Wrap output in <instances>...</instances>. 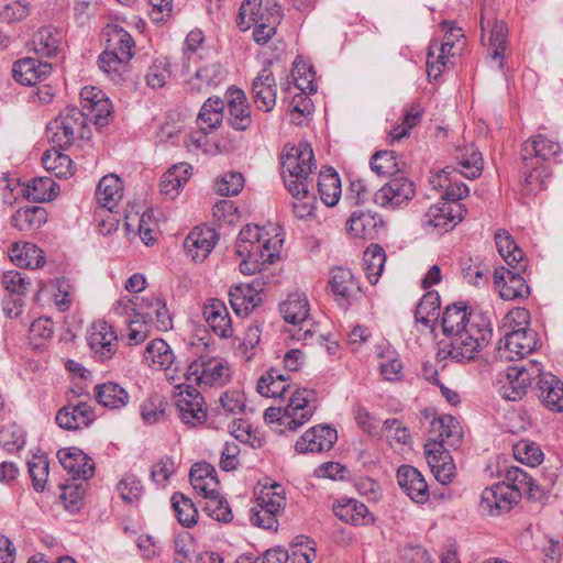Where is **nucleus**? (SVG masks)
<instances>
[{"label":"nucleus","instance_id":"1","mask_svg":"<svg viewBox=\"0 0 563 563\" xmlns=\"http://www.w3.org/2000/svg\"><path fill=\"white\" fill-rule=\"evenodd\" d=\"M210 308L211 298H208L205 301L202 311L208 325L199 324L195 327L190 342L192 347L199 349L202 346L206 353L200 354L187 366L184 373L185 383L175 385L176 388L180 389L175 401L179 418L184 423L192 427L205 423L208 417V409L201 390L205 391L211 387V356L208 352L211 342L209 331V327H211Z\"/></svg>","mask_w":563,"mask_h":563},{"label":"nucleus","instance_id":"2","mask_svg":"<svg viewBox=\"0 0 563 563\" xmlns=\"http://www.w3.org/2000/svg\"><path fill=\"white\" fill-rule=\"evenodd\" d=\"M441 324L448 338L442 351L456 362L474 360L493 334L489 319L484 313L473 312L463 301L445 308Z\"/></svg>","mask_w":563,"mask_h":563},{"label":"nucleus","instance_id":"3","mask_svg":"<svg viewBox=\"0 0 563 563\" xmlns=\"http://www.w3.org/2000/svg\"><path fill=\"white\" fill-rule=\"evenodd\" d=\"M279 228H260L247 224L241 229L236 242V254L243 260L240 271L244 275L255 274L263 266L272 267L279 260L284 239Z\"/></svg>","mask_w":563,"mask_h":563},{"label":"nucleus","instance_id":"4","mask_svg":"<svg viewBox=\"0 0 563 563\" xmlns=\"http://www.w3.org/2000/svg\"><path fill=\"white\" fill-rule=\"evenodd\" d=\"M100 36L104 49L98 56V66L115 85H122L128 79L135 41L124 27L113 22L103 26Z\"/></svg>","mask_w":563,"mask_h":563},{"label":"nucleus","instance_id":"5","mask_svg":"<svg viewBox=\"0 0 563 563\" xmlns=\"http://www.w3.org/2000/svg\"><path fill=\"white\" fill-rule=\"evenodd\" d=\"M562 151L560 143L538 133L528 139L521 147L522 186L528 191H534L544 187L550 173L547 162L555 158Z\"/></svg>","mask_w":563,"mask_h":563},{"label":"nucleus","instance_id":"6","mask_svg":"<svg viewBox=\"0 0 563 563\" xmlns=\"http://www.w3.org/2000/svg\"><path fill=\"white\" fill-rule=\"evenodd\" d=\"M282 174L288 191L295 198H307L311 187L310 174L317 168L312 147L307 142L283 147Z\"/></svg>","mask_w":563,"mask_h":563},{"label":"nucleus","instance_id":"7","mask_svg":"<svg viewBox=\"0 0 563 563\" xmlns=\"http://www.w3.org/2000/svg\"><path fill=\"white\" fill-rule=\"evenodd\" d=\"M318 408L317 394L313 389L292 390L285 408L269 407L264 411V420L283 427L282 431H297L308 422Z\"/></svg>","mask_w":563,"mask_h":563},{"label":"nucleus","instance_id":"8","mask_svg":"<svg viewBox=\"0 0 563 563\" xmlns=\"http://www.w3.org/2000/svg\"><path fill=\"white\" fill-rule=\"evenodd\" d=\"M255 278L250 284L238 285L230 290V302L236 313L249 312L263 300L262 294L266 287L280 282V272L263 266L255 272Z\"/></svg>","mask_w":563,"mask_h":563},{"label":"nucleus","instance_id":"9","mask_svg":"<svg viewBox=\"0 0 563 563\" xmlns=\"http://www.w3.org/2000/svg\"><path fill=\"white\" fill-rule=\"evenodd\" d=\"M540 374L541 364L536 361L509 366L499 375L498 393L506 400L517 401L526 395L532 380H537Z\"/></svg>","mask_w":563,"mask_h":563},{"label":"nucleus","instance_id":"10","mask_svg":"<svg viewBox=\"0 0 563 563\" xmlns=\"http://www.w3.org/2000/svg\"><path fill=\"white\" fill-rule=\"evenodd\" d=\"M80 111L87 121L93 122L99 129L110 124L113 119V106L106 92L95 86H86L80 90Z\"/></svg>","mask_w":563,"mask_h":563},{"label":"nucleus","instance_id":"11","mask_svg":"<svg viewBox=\"0 0 563 563\" xmlns=\"http://www.w3.org/2000/svg\"><path fill=\"white\" fill-rule=\"evenodd\" d=\"M87 342L92 357L104 363L113 357L118 351V335L112 324L104 320L96 321L88 330Z\"/></svg>","mask_w":563,"mask_h":563},{"label":"nucleus","instance_id":"12","mask_svg":"<svg viewBox=\"0 0 563 563\" xmlns=\"http://www.w3.org/2000/svg\"><path fill=\"white\" fill-rule=\"evenodd\" d=\"M539 344L538 334L532 329H518L508 332L499 341L497 357L505 361L522 358L537 350Z\"/></svg>","mask_w":563,"mask_h":563},{"label":"nucleus","instance_id":"13","mask_svg":"<svg viewBox=\"0 0 563 563\" xmlns=\"http://www.w3.org/2000/svg\"><path fill=\"white\" fill-rule=\"evenodd\" d=\"M292 76L296 87L301 92L294 97L291 112L300 115L309 114L312 110V102L307 95L317 91V86L314 85L316 73L311 65L300 60L295 62Z\"/></svg>","mask_w":563,"mask_h":563},{"label":"nucleus","instance_id":"14","mask_svg":"<svg viewBox=\"0 0 563 563\" xmlns=\"http://www.w3.org/2000/svg\"><path fill=\"white\" fill-rule=\"evenodd\" d=\"M518 501L519 493L500 482L482 492L479 508L486 515L499 516L512 509Z\"/></svg>","mask_w":563,"mask_h":563},{"label":"nucleus","instance_id":"15","mask_svg":"<svg viewBox=\"0 0 563 563\" xmlns=\"http://www.w3.org/2000/svg\"><path fill=\"white\" fill-rule=\"evenodd\" d=\"M227 121L235 131H246L252 125V111L245 92L231 86L224 93Z\"/></svg>","mask_w":563,"mask_h":563},{"label":"nucleus","instance_id":"16","mask_svg":"<svg viewBox=\"0 0 563 563\" xmlns=\"http://www.w3.org/2000/svg\"><path fill=\"white\" fill-rule=\"evenodd\" d=\"M164 302L165 300L155 294L146 295L140 300L136 298L135 319L130 321L129 339L131 341L139 344L146 339L148 321L154 317L155 310L162 309Z\"/></svg>","mask_w":563,"mask_h":563},{"label":"nucleus","instance_id":"17","mask_svg":"<svg viewBox=\"0 0 563 563\" xmlns=\"http://www.w3.org/2000/svg\"><path fill=\"white\" fill-rule=\"evenodd\" d=\"M251 95L258 110L271 112L276 106L277 84L272 62L264 66L253 79Z\"/></svg>","mask_w":563,"mask_h":563},{"label":"nucleus","instance_id":"18","mask_svg":"<svg viewBox=\"0 0 563 563\" xmlns=\"http://www.w3.org/2000/svg\"><path fill=\"white\" fill-rule=\"evenodd\" d=\"M413 196V183L406 177L399 176L391 178L378 189L373 195V200L377 206L395 209L402 203H407Z\"/></svg>","mask_w":563,"mask_h":563},{"label":"nucleus","instance_id":"19","mask_svg":"<svg viewBox=\"0 0 563 563\" xmlns=\"http://www.w3.org/2000/svg\"><path fill=\"white\" fill-rule=\"evenodd\" d=\"M424 453L435 479L442 485L450 484L455 476L456 467L449 449L443 448V444L437 441L427 442Z\"/></svg>","mask_w":563,"mask_h":563},{"label":"nucleus","instance_id":"20","mask_svg":"<svg viewBox=\"0 0 563 563\" xmlns=\"http://www.w3.org/2000/svg\"><path fill=\"white\" fill-rule=\"evenodd\" d=\"M144 360L157 371L164 369L169 380L176 382L181 378V371L178 366L173 367L175 357L170 346L163 339H155L150 342L144 351Z\"/></svg>","mask_w":563,"mask_h":563},{"label":"nucleus","instance_id":"21","mask_svg":"<svg viewBox=\"0 0 563 563\" xmlns=\"http://www.w3.org/2000/svg\"><path fill=\"white\" fill-rule=\"evenodd\" d=\"M461 203L440 202L431 206L424 214L423 225L432 228L438 233L452 230L463 219Z\"/></svg>","mask_w":563,"mask_h":563},{"label":"nucleus","instance_id":"22","mask_svg":"<svg viewBox=\"0 0 563 563\" xmlns=\"http://www.w3.org/2000/svg\"><path fill=\"white\" fill-rule=\"evenodd\" d=\"M338 439L336 430L318 424L307 430L296 442L295 450L300 454L321 453L332 449Z\"/></svg>","mask_w":563,"mask_h":563},{"label":"nucleus","instance_id":"23","mask_svg":"<svg viewBox=\"0 0 563 563\" xmlns=\"http://www.w3.org/2000/svg\"><path fill=\"white\" fill-rule=\"evenodd\" d=\"M522 272L505 267L495 269L494 283L503 299L516 300L525 299L529 296L530 289L526 279L521 276Z\"/></svg>","mask_w":563,"mask_h":563},{"label":"nucleus","instance_id":"24","mask_svg":"<svg viewBox=\"0 0 563 563\" xmlns=\"http://www.w3.org/2000/svg\"><path fill=\"white\" fill-rule=\"evenodd\" d=\"M51 63L42 62L36 57H24L13 64V79L24 86H36L47 79L52 74Z\"/></svg>","mask_w":563,"mask_h":563},{"label":"nucleus","instance_id":"25","mask_svg":"<svg viewBox=\"0 0 563 563\" xmlns=\"http://www.w3.org/2000/svg\"><path fill=\"white\" fill-rule=\"evenodd\" d=\"M96 420L95 409L86 401L68 404L60 408L55 416L59 428L68 431L89 427Z\"/></svg>","mask_w":563,"mask_h":563},{"label":"nucleus","instance_id":"26","mask_svg":"<svg viewBox=\"0 0 563 563\" xmlns=\"http://www.w3.org/2000/svg\"><path fill=\"white\" fill-rule=\"evenodd\" d=\"M57 457L62 466L74 479H89L95 474V463L92 459L77 446L58 450Z\"/></svg>","mask_w":563,"mask_h":563},{"label":"nucleus","instance_id":"27","mask_svg":"<svg viewBox=\"0 0 563 563\" xmlns=\"http://www.w3.org/2000/svg\"><path fill=\"white\" fill-rule=\"evenodd\" d=\"M397 482L405 494L417 504L429 500V487L420 471L411 465H401L397 470Z\"/></svg>","mask_w":563,"mask_h":563},{"label":"nucleus","instance_id":"28","mask_svg":"<svg viewBox=\"0 0 563 563\" xmlns=\"http://www.w3.org/2000/svg\"><path fill=\"white\" fill-rule=\"evenodd\" d=\"M430 441L442 443L443 448H456L462 442L463 431L460 422L451 415L434 417L430 423Z\"/></svg>","mask_w":563,"mask_h":563},{"label":"nucleus","instance_id":"29","mask_svg":"<svg viewBox=\"0 0 563 563\" xmlns=\"http://www.w3.org/2000/svg\"><path fill=\"white\" fill-rule=\"evenodd\" d=\"M283 15L277 0H243L239 11V25L246 30L253 23L266 22L268 14Z\"/></svg>","mask_w":563,"mask_h":563},{"label":"nucleus","instance_id":"30","mask_svg":"<svg viewBox=\"0 0 563 563\" xmlns=\"http://www.w3.org/2000/svg\"><path fill=\"white\" fill-rule=\"evenodd\" d=\"M186 255L194 263H203L211 254V225H196L187 234L183 243Z\"/></svg>","mask_w":563,"mask_h":563},{"label":"nucleus","instance_id":"31","mask_svg":"<svg viewBox=\"0 0 563 563\" xmlns=\"http://www.w3.org/2000/svg\"><path fill=\"white\" fill-rule=\"evenodd\" d=\"M63 40L62 30L45 25L32 35L31 48L38 58H54L60 53Z\"/></svg>","mask_w":563,"mask_h":563},{"label":"nucleus","instance_id":"32","mask_svg":"<svg viewBox=\"0 0 563 563\" xmlns=\"http://www.w3.org/2000/svg\"><path fill=\"white\" fill-rule=\"evenodd\" d=\"M329 287L335 300L349 305L352 298L361 292V287L355 280L353 273L344 267H334L331 271Z\"/></svg>","mask_w":563,"mask_h":563},{"label":"nucleus","instance_id":"33","mask_svg":"<svg viewBox=\"0 0 563 563\" xmlns=\"http://www.w3.org/2000/svg\"><path fill=\"white\" fill-rule=\"evenodd\" d=\"M334 515L343 522L352 526H367L374 522L368 508L353 498H341L333 504Z\"/></svg>","mask_w":563,"mask_h":563},{"label":"nucleus","instance_id":"34","mask_svg":"<svg viewBox=\"0 0 563 563\" xmlns=\"http://www.w3.org/2000/svg\"><path fill=\"white\" fill-rule=\"evenodd\" d=\"M198 129L190 132L188 135L186 146L191 152L208 153L209 152V133L211 130V97H209L202 104L197 117Z\"/></svg>","mask_w":563,"mask_h":563},{"label":"nucleus","instance_id":"35","mask_svg":"<svg viewBox=\"0 0 563 563\" xmlns=\"http://www.w3.org/2000/svg\"><path fill=\"white\" fill-rule=\"evenodd\" d=\"M346 227L355 238L374 240L378 230L384 227V221L377 213L354 211L349 218Z\"/></svg>","mask_w":563,"mask_h":563},{"label":"nucleus","instance_id":"36","mask_svg":"<svg viewBox=\"0 0 563 563\" xmlns=\"http://www.w3.org/2000/svg\"><path fill=\"white\" fill-rule=\"evenodd\" d=\"M537 385L540 390V399L542 404L552 411H563V383L551 373L541 371L538 376Z\"/></svg>","mask_w":563,"mask_h":563},{"label":"nucleus","instance_id":"37","mask_svg":"<svg viewBox=\"0 0 563 563\" xmlns=\"http://www.w3.org/2000/svg\"><path fill=\"white\" fill-rule=\"evenodd\" d=\"M495 243L498 253L509 267L518 271H526L525 253L517 245L510 233L505 229H499L495 233Z\"/></svg>","mask_w":563,"mask_h":563},{"label":"nucleus","instance_id":"38","mask_svg":"<svg viewBox=\"0 0 563 563\" xmlns=\"http://www.w3.org/2000/svg\"><path fill=\"white\" fill-rule=\"evenodd\" d=\"M190 73L186 85L190 95L207 93L211 87V58H200L199 62H187L185 65Z\"/></svg>","mask_w":563,"mask_h":563},{"label":"nucleus","instance_id":"39","mask_svg":"<svg viewBox=\"0 0 563 563\" xmlns=\"http://www.w3.org/2000/svg\"><path fill=\"white\" fill-rule=\"evenodd\" d=\"M123 185L119 176L109 174L103 176L96 188V199L100 207L113 211L122 198Z\"/></svg>","mask_w":563,"mask_h":563},{"label":"nucleus","instance_id":"40","mask_svg":"<svg viewBox=\"0 0 563 563\" xmlns=\"http://www.w3.org/2000/svg\"><path fill=\"white\" fill-rule=\"evenodd\" d=\"M48 213L42 206L20 207L11 217L12 225L19 231L32 232L47 222Z\"/></svg>","mask_w":563,"mask_h":563},{"label":"nucleus","instance_id":"41","mask_svg":"<svg viewBox=\"0 0 563 563\" xmlns=\"http://www.w3.org/2000/svg\"><path fill=\"white\" fill-rule=\"evenodd\" d=\"M244 393L238 388H231L220 394L218 406L213 408V423L221 422L222 418L234 417L245 410Z\"/></svg>","mask_w":563,"mask_h":563},{"label":"nucleus","instance_id":"42","mask_svg":"<svg viewBox=\"0 0 563 563\" xmlns=\"http://www.w3.org/2000/svg\"><path fill=\"white\" fill-rule=\"evenodd\" d=\"M284 320L294 325H302L308 321L310 305L305 294L294 292L279 306Z\"/></svg>","mask_w":563,"mask_h":563},{"label":"nucleus","instance_id":"43","mask_svg":"<svg viewBox=\"0 0 563 563\" xmlns=\"http://www.w3.org/2000/svg\"><path fill=\"white\" fill-rule=\"evenodd\" d=\"M288 377L283 375L279 369L271 368L263 374L256 384V390L264 397L282 398L290 394V385L287 383Z\"/></svg>","mask_w":563,"mask_h":563},{"label":"nucleus","instance_id":"44","mask_svg":"<svg viewBox=\"0 0 563 563\" xmlns=\"http://www.w3.org/2000/svg\"><path fill=\"white\" fill-rule=\"evenodd\" d=\"M10 258L21 268H40L45 264L44 251L34 243L25 242L22 246L18 243L10 249Z\"/></svg>","mask_w":563,"mask_h":563},{"label":"nucleus","instance_id":"45","mask_svg":"<svg viewBox=\"0 0 563 563\" xmlns=\"http://www.w3.org/2000/svg\"><path fill=\"white\" fill-rule=\"evenodd\" d=\"M97 401L106 408L119 410L125 407L130 400L129 393L118 383L107 382L95 387Z\"/></svg>","mask_w":563,"mask_h":563},{"label":"nucleus","instance_id":"46","mask_svg":"<svg viewBox=\"0 0 563 563\" xmlns=\"http://www.w3.org/2000/svg\"><path fill=\"white\" fill-rule=\"evenodd\" d=\"M59 190V186L49 177H35L22 188V195L32 202H45L53 200Z\"/></svg>","mask_w":563,"mask_h":563},{"label":"nucleus","instance_id":"47","mask_svg":"<svg viewBox=\"0 0 563 563\" xmlns=\"http://www.w3.org/2000/svg\"><path fill=\"white\" fill-rule=\"evenodd\" d=\"M454 46L450 42H439L433 40L429 45L427 55V73L429 78L437 79L443 71L452 53Z\"/></svg>","mask_w":563,"mask_h":563},{"label":"nucleus","instance_id":"48","mask_svg":"<svg viewBox=\"0 0 563 563\" xmlns=\"http://www.w3.org/2000/svg\"><path fill=\"white\" fill-rule=\"evenodd\" d=\"M317 186L320 199L325 206L333 207L338 203L341 197V179L332 167L320 170Z\"/></svg>","mask_w":563,"mask_h":563},{"label":"nucleus","instance_id":"49","mask_svg":"<svg viewBox=\"0 0 563 563\" xmlns=\"http://www.w3.org/2000/svg\"><path fill=\"white\" fill-rule=\"evenodd\" d=\"M455 159L457 162L460 173L464 177L475 179L481 176L483 170V157L474 145L457 147L455 151Z\"/></svg>","mask_w":563,"mask_h":563},{"label":"nucleus","instance_id":"50","mask_svg":"<svg viewBox=\"0 0 563 563\" xmlns=\"http://www.w3.org/2000/svg\"><path fill=\"white\" fill-rule=\"evenodd\" d=\"M59 150L53 146L42 155V164L44 168L57 178H68L73 175V161Z\"/></svg>","mask_w":563,"mask_h":563},{"label":"nucleus","instance_id":"51","mask_svg":"<svg viewBox=\"0 0 563 563\" xmlns=\"http://www.w3.org/2000/svg\"><path fill=\"white\" fill-rule=\"evenodd\" d=\"M256 505L267 510L268 514L279 517L286 506L284 487L278 483L263 487L256 498Z\"/></svg>","mask_w":563,"mask_h":563},{"label":"nucleus","instance_id":"52","mask_svg":"<svg viewBox=\"0 0 563 563\" xmlns=\"http://www.w3.org/2000/svg\"><path fill=\"white\" fill-rule=\"evenodd\" d=\"M363 262L366 278L372 285H375L386 263L385 250L378 244H371L364 252Z\"/></svg>","mask_w":563,"mask_h":563},{"label":"nucleus","instance_id":"53","mask_svg":"<svg viewBox=\"0 0 563 563\" xmlns=\"http://www.w3.org/2000/svg\"><path fill=\"white\" fill-rule=\"evenodd\" d=\"M170 503L175 517L181 526L191 528L197 523L198 510L189 497L180 492H175Z\"/></svg>","mask_w":563,"mask_h":563},{"label":"nucleus","instance_id":"54","mask_svg":"<svg viewBox=\"0 0 563 563\" xmlns=\"http://www.w3.org/2000/svg\"><path fill=\"white\" fill-rule=\"evenodd\" d=\"M58 117L63 120L62 124H67L77 140L90 137L91 130L87 123V118L78 107L68 106L58 113Z\"/></svg>","mask_w":563,"mask_h":563},{"label":"nucleus","instance_id":"55","mask_svg":"<svg viewBox=\"0 0 563 563\" xmlns=\"http://www.w3.org/2000/svg\"><path fill=\"white\" fill-rule=\"evenodd\" d=\"M503 484L508 485L515 492L519 493V500L522 495H528L529 497L534 498V488L538 486L534 483V479L528 475L523 470L517 466H511L506 470L505 479L501 482Z\"/></svg>","mask_w":563,"mask_h":563},{"label":"nucleus","instance_id":"56","mask_svg":"<svg viewBox=\"0 0 563 563\" xmlns=\"http://www.w3.org/2000/svg\"><path fill=\"white\" fill-rule=\"evenodd\" d=\"M188 170L183 165H174L163 174L159 181V191L164 196L174 199L181 188L188 181Z\"/></svg>","mask_w":563,"mask_h":563},{"label":"nucleus","instance_id":"57","mask_svg":"<svg viewBox=\"0 0 563 563\" xmlns=\"http://www.w3.org/2000/svg\"><path fill=\"white\" fill-rule=\"evenodd\" d=\"M168 407V401L163 396L155 393L141 404V417L146 424L156 423L166 419Z\"/></svg>","mask_w":563,"mask_h":563},{"label":"nucleus","instance_id":"58","mask_svg":"<svg viewBox=\"0 0 563 563\" xmlns=\"http://www.w3.org/2000/svg\"><path fill=\"white\" fill-rule=\"evenodd\" d=\"M62 122L63 120L58 115L52 120L46 126V136L54 147L68 150L77 139L67 128V124H62Z\"/></svg>","mask_w":563,"mask_h":563},{"label":"nucleus","instance_id":"59","mask_svg":"<svg viewBox=\"0 0 563 563\" xmlns=\"http://www.w3.org/2000/svg\"><path fill=\"white\" fill-rule=\"evenodd\" d=\"M55 291L53 292L54 303L58 311L66 312L70 309L74 297L75 288L69 278L65 276L55 277L51 282Z\"/></svg>","mask_w":563,"mask_h":563},{"label":"nucleus","instance_id":"60","mask_svg":"<svg viewBox=\"0 0 563 563\" xmlns=\"http://www.w3.org/2000/svg\"><path fill=\"white\" fill-rule=\"evenodd\" d=\"M189 481L192 488L203 496L211 498V489L209 488L211 482V464L208 462H197L191 465L189 471Z\"/></svg>","mask_w":563,"mask_h":563},{"label":"nucleus","instance_id":"61","mask_svg":"<svg viewBox=\"0 0 563 563\" xmlns=\"http://www.w3.org/2000/svg\"><path fill=\"white\" fill-rule=\"evenodd\" d=\"M508 29L505 22H495L489 34V56L498 62V67L503 68L504 53L507 47Z\"/></svg>","mask_w":563,"mask_h":563},{"label":"nucleus","instance_id":"62","mask_svg":"<svg viewBox=\"0 0 563 563\" xmlns=\"http://www.w3.org/2000/svg\"><path fill=\"white\" fill-rule=\"evenodd\" d=\"M25 433L15 422H9L0 428V445L9 453H15L23 449Z\"/></svg>","mask_w":563,"mask_h":563},{"label":"nucleus","instance_id":"63","mask_svg":"<svg viewBox=\"0 0 563 563\" xmlns=\"http://www.w3.org/2000/svg\"><path fill=\"white\" fill-rule=\"evenodd\" d=\"M514 456L522 464L536 467L543 461V452L539 444L530 440H520L512 448Z\"/></svg>","mask_w":563,"mask_h":563},{"label":"nucleus","instance_id":"64","mask_svg":"<svg viewBox=\"0 0 563 563\" xmlns=\"http://www.w3.org/2000/svg\"><path fill=\"white\" fill-rule=\"evenodd\" d=\"M203 42L205 35L199 29H195L187 34L184 53L187 62L196 63L200 58L210 57L209 48L202 45Z\"/></svg>","mask_w":563,"mask_h":563}]
</instances>
